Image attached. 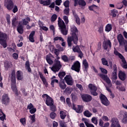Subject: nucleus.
Here are the masks:
<instances>
[{"label":"nucleus","mask_w":127,"mask_h":127,"mask_svg":"<svg viewBox=\"0 0 127 127\" xmlns=\"http://www.w3.org/2000/svg\"><path fill=\"white\" fill-rule=\"evenodd\" d=\"M71 36L67 37V42L68 47H71L72 46V42L73 41L74 44L77 45L78 44V36L77 33H78V29L77 27H74L71 28Z\"/></svg>","instance_id":"obj_1"},{"label":"nucleus","mask_w":127,"mask_h":127,"mask_svg":"<svg viewBox=\"0 0 127 127\" xmlns=\"http://www.w3.org/2000/svg\"><path fill=\"white\" fill-rule=\"evenodd\" d=\"M9 76L11 78V89L15 93V96H19L18 90L17 87H16V77H15V70L14 69L11 71Z\"/></svg>","instance_id":"obj_2"},{"label":"nucleus","mask_w":127,"mask_h":127,"mask_svg":"<svg viewBox=\"0 0 127 127\" xmlns=\"http://www.w3.org/2000/svg\"><path fill=\"white\" fill-rule=\"evenodd\" d=\"M58 25L61 29V32L63 35H67L68 34V31L66 30V25L64 20H62L61 18H58Z\"/></svg>","instance_id":"obj_3"},{"label":"nucleus","mask_w":127,"mask_h":127,"mask_svg":"<svg viewBox=\"0 0 127 127\" xmlns=\"http://www.w3.org/2000/svg\"><path fill=\"white\" fill-rule=\"evenodd\" d=\"M114 54H115L116 56H118V57L121 59L122 62L123 63V64H122V67H123L124 69H127V63L125 57L119 52V51H117V49H116V48H114Z\"/></svg>","instance_id":"obj_4"},{"label":"nucleus","mask_w":127,"mask_h":127,"mask_svg":"<svg viewBox=\"0 0 127 127\" xmlns=\"http://www.w3.org/2000/svg\"><path fill=\"white\" fill-rule=\"evenodd\" d=\"M6 39H7V35L5 33L0 32V44L2 46L3 48L7 47Z\"/></svg>","instance_id":"obj_5"},{"label":"nucleus","mask_w":127,"mask_h":127,"mask_svg":"<svg viewBox=\"0 0 127 127\" xmlns=\"http://www.w3.org/2000/svg\"><path fill=\"white\" fill-rule=\"evenodd\" d=\"M62 68V65L61 64V62L60 61L56 59L54 61V64L53 67L51 68L52 71L53 72H58Z\"/></svg>","instance_id":"obj_6"},{"label":"nucleus","mask_w":127,"mask_h":127,"mask_svg":"<svg viewBox=\"0 0 127 127\" xmlns=\"http://www.w3.org/2000/svg\"><path fill=\"white\" fill-rule=\"evenodd\" d=\"M40 4H43L44 6H48L50 8H54L55 7V3L53 2L51 3V0H40Z\"/></svg>","instance_id":"obj_7"},{"label":"nucleus","mask_w":127,"mask_h":127,"mask_svg":"<svg viewBox=\"0 0 127 127\" xmlns=\"http://www.w3.org/2000/svg\"><path fill=\"white\" fill-rule=\"evenodd\" d=\"M42 97L43 99H44L46 97L45 103L47 106H52V105L54 104V100H53V98H52L51 97H50L47 94H44L43 95H42Z\"/></svg>","instance_id":"obj_8"},{"label":"nucleus","mask_w":127,"mask_h":127,"mask_svg":"<svg viewBox=\"0 0 127 127\" xmlns=\"http://www.w3.org/2000/svg\"><path fill=\"white\" fill-rule=\"evenodd\" d=\"M1 102L2 103V105H4V106H7L9 104L10 99L9 98L8 94H4L2 95Z\"/></svg>","instance_id":"obj_9"},{"label":"nucleus","mask_w":127,"mask_h":127,"mask_svg":"<svg viewBox=\"0 0 127 127\" xmlns=\"http://www.w3.org/2000/svg\"><path fill=\"white\" fill-rule=\"evenodd\" d=\"M99 99L102 104L104 106H109V105H110V101L108 100V98H107L105 95L103 94V93L100 94Z\"/></svg>","instance_id":"obj_10"},{"label":"nucleus","mask_w":127,"mask_h":127,"mask_svg":"<svg viewBox=\"0 0 127 127\" xmlns=\"http://www.w3.org/2000/svg\"><path fill=\"white\" fill-rule=\"evenodd\" d=\"M88 88H89V90H90L91 95L94 96H98V93L97 92V90H98V88L96 86H94L90 83L88 85Z\"/></svg>","instance_id":"obj_11"},{"label":"nucleus","mask_w":127,"mask_h":127,"mask_svg":"<svg viewBox=\"0 0 127 127\" xmlns=\"http://www.w3.org/2000/svg\"><path fill=\"white\" fill-rule=\"evenodd\" d=\"M81 68V64L79 61H77L75 62L72 65L71 69L73 71H75V72H77L79 73L80 72V69Z\"/></svg>","instance_id":"obj_12"},{"label":"nucleus","mask_w":127,"mask_h":127,"mask_svg":"<svg viewBox=\"0 0 127 127\" xmlns=\"http://www.w3.org/2000/svg\"><path fill=\"white\" fill-rule=\"evenodd\" d=\"M64 80L66 83L67 85H68L69 86H73V83H74V81H73V78H72V76H71V74H69L66 75L64 77Z\"/></svg>","instance_id":"obj_13"},{"label":"nucleus","mask_w":127,"mask_h":127,"mask_svg":"<svg viewBox=\"0 0 127 127\" xmlns=\"http://www.w3.org/2000/svg\"><path fill=\"white\" fill-rule=\"evenodd\" d=\"M117 40L120 46H123L124 44L127 43V40L125 39L124 36L122 34H119L117 35Z\"/></svg>","instance_id":"obj_14"},{"label":"nucleus","mask_w":127,"mask_h":127,"mask_svg":"<svg viewBox=\"0 0 127 127\" xmlns=\"http://www.w3.org/2000/svg\"><path fill=\"white\" fill-rule=\"evenodd\" d=\"M74 1V6H77L78 4L79 6H81V8H83L84 6H86L87 3L84 0H73Z\"/></svg>","instance_id":"obj_15"},{"label":"nucleus","mask_w":127,"mask_h":127,"mask_svg":"<svg viewBox=\"0 0 127 127\" xmlns=\"http://www.w3.org/2000/svg\"><path fill=\"white\" fill-rule=\"evenodd\" d=\"M100 78H102L104 81H105L108 85H109L110 86H112V82L111 81V79L110 78L108 77L107 75H105L103 74H100L99 75Z\"/></svg>","instance_id":"obj_16"},{"label":"nucleus","mask_w":127,"mask_h":127,"mask_svg":"<svg viewBox=\"0 0 127 127\" xmlns=\"http://www.w3.org/2000/svg\"><path fill=\"white\" fill-rule=\"evenodd\" d=\"M81 98L83 102H85L86 103H89V102H91L92 99V96L86 94L81 95Z\"/></svg>","instance_id":"obj_17"},{"label":"nucleus","mask_w":127,"mask_h":127,"mask_svg":"<svg viewBox=\"0 0 127 127\" xmlns=\"http://www.w3.org/2000/svg\"><path fill=\"white\" fill-rule=\"evenodd\" d=\"M113 72L112 73V80H117L118 79V76H117V73L118 72V67H117V64L113 65Z\"/></svg>","instance_id":"obj_18"},{"label":"nucleus","mask_w":127,"mask_h":127,"mask_svg":"<svg viewBox=\"0 0 127 127\" xmlns=\"http://www.w3.org/2000/svg\"><path fill=\"white\" fill-rule=\"evenodd\" d=\"M112 122L111 127H121L120 122H119V120H118V119L113 118Z\"/></svg>","instance_id":"obj_19"},{"label":"nucleus","mask_w":127,"mask_h":127,"mask_svg":"<svg viewBox=\"0 0 127 127\" xmlns=\"http://www.w3.org/2000/svg\"><path fill=\"white\" fill-rule=\"evenodd\" d=\"M13 6H14V3L12 0H9L7 1L6 7L8 10H11L13 8Z\"/></svg>","instance_id":"obj_20"},{"label":"nucleus","mask_w":127,"mask_h":127,"mask_svg":"<svg viewBox=\"0 0 127 127\" xmlns=\"http://www.w3.org/2000/svg\"><path fill=\"white\" fill-rule=\"evenodd\" d=\"M109 46L110 48H112V43L110 40H108L107 41L103 42V48L104 50H107Z\"/></svg>","instance_id":"obj_21"},{"label":"nucleus","mask_w":127,"mask_h":127,"mask_svg":"<svg viewBox=\"0 0 127 127\" xmlns=\"http://www.w3.org/2000/svg\"><path fill=\"white\" fill-rule=\"evenodd\" d=\"M118 77L119 79L121 80V81H125V80L127 79V74L125 72L120 71L118 74Z\"/></svg>","instance_id":"obj_22"},{"label":"nucleus","mask_w":127,"mask_h":127,"mask_svg":"<svg viewBox=\"0 0 127 127\" xmlns=\"http://www.w3.org/2000/svg\"><path fill=\"white\" fill-rule=\"evenodd\" d=\"M39 76L40 78L41 79L44 85H45V87H48V83L47 82V81L46 80V78H45V77L43 76V74L40 72H39Z\"/></svg>","instance_id":"obj_23"},{"label":"nucleus","mask_w":127,"mask_h":127,"mask_svg":"<svg viewBox=\"0 0 127 127\" xmlns=\"http://www.w3.org/2000/svg\"><path fill=\"white\" fill-rule=\"evenodd\" d=\"M35 35V31H32L29 36V40L30 42L32 43L35 42V40H34V36Z\"/></svg>","instance_id":"obj_24"},{"label":"nucleus","mask_w":127,"mask_h":127,"mask_svg":"<svg viewBox=\"0 0 127 127\" xmlns=\"http://www.w3.org/2000/svg\"><path fill=\"white\" fill-rule=\"evenodd\" d=\"M25 69L27 70L28 72L31 73L32 70H31V68H30V64H29V61H27L25 64Z\"/></svg>","instance_id":"obj_25"},{"label":"nucleus","mask_w":127,"mask_h":127,"mask_svg":"<svg viewBox=\"0 0 127 127\" xmlns=\"http://www.w3.org/2000/svg\"><path fill=\"white\" fill-rule=\"evenodd\" d=\"M17 31L20 34H22L23 33V26L20 25V23H19L18 27H17Z\"/></svg>","instance_id":"obj_26"},{"label":"nucleus","mask_w":127,"mask_h":127,"mask_svg":"<svg viewBox=\"0 0 127 127\" xmlns=\"http://www.w3.org/2000/svg\"><path fill=\"white\" fill-rule=\"evenodd\" d=\"M31 19L29 17H27L26 19H22V24L23 25H27L29 22H30Z\"/></svg>","instance_id":"obj_27"},{"label":"nucleus","mask_w":127,"mask_h":127,"mask_svg":"<svg viewBox=\"0 0 127 127\" xmlns=\"http://www.w3.org/2000/svg\"><path fill=\"white\" fill-rule=\"evenodd\" d=\"M18 23V21L16 18H14L12 19V26L13 28H15V27H16V25H17Z\"/></svg>","instance_id":"obj_28"},{"label":"nucleus","mask_w":127,"mask_h":127,"mask_svg":"<svg viewBox=\"0 0 127 127\" xmlns=\"http://www.w3.org/2000/svg\"><path fill=\"white\" fill-rule=\"evenodd\" d=\"M16 78L17 80H22L23 77H22V75L21 74V71L18 70L16 72Z\"/></svg>","instance_id":"obj_29"},{"label":"nucleus","mask_w":127,"mask_h":127,"mask_svg":"<svg viewBox=\"0 0 127 127\" xmlns=\"http://www.w3.org/2000/svg\"><path fill=\"white\" fill-rule=\"evenodd\" d=\"M46 60L47 63H48L49 64V65H52V64H53V63H54L53 61L51 59L50 57L48 55H47L46 56Z\"/></svg>","instance_id":"obj_30"},{"label":"nucleus","mask_w":127,"mask_h":127,"mask_svg":"<svg viewBox=\"0 0 127 127\" xmlns=\"http://www.w3.org/2000/svg\"><path fill=\"white\" fill-rule=\"evenodd\" d=\"M59 86L62 90H64V89H66V87H67V85L64 81L60 82L59 83Z\"/></svg>","instance_id":"obj_31"},{"label":"nucleus","mask_w":127,"mask_h":127,"mask_svg":"<svg viewBox=\"0 0 127 127\" xmlns=\"http://www.w3.org/2000/svg\"><path fill=\"white\" fill-rule=\"evenodd\" d=\"M123 118L122 119V123L123 124H127V112H125L123 114Z\"/></svg>","instance_id":"obj_32"},{"label":"nucleus","mask_w":127,"mask_h":127,"mask_svg":"<svg viewBox=\"0 0 127 127\" xmlns=\"http://www.w3.org/2000/svg\"><path fill=\"white\" fill-rule=\"evenodd\" d=\"M118 12V11L116 9H114L111 10L110 15L112 16L113 18H115L117 16V13Z\"/></svg>","instance_id":"obj_33"},{"label":"nucleus","mask_w":127,"mask_h":127,"mask_svg":"<svg viewBox=\"0 0 127 127\" xmlns=\"http://www.w3.org/2000/svg\"><path fill=\"white\" fill-rule=\"evenodd\" d=\"M82 64L85 70H88V68H89V64L88 63V62H87V60L84 59L82 62Z\"/></svg>","instance_id":"obj_34"},{"label":"nucleus","mask_w":127,"mask_h":127,"mask_svg":"<svg viewBox=\"0 0 127 127\" xmlns=\"http://www.w3.org/2000/svg\"><path fill=\"white\" fill-rule=\"evenodd\" d=\"M83 115L87 118H90L93 114L91 113L89 110H86L84 112Z\"/></svg>","instance_id":"obj_35"},{"label":"nucleus","mask_w":127,"mask_h":127,"mask_svg":"<svg viewBox=\"0 0 127 127\" xmlns=\"http://www.w3.org/2000/svg\"><path fill=\"white\" fill-rule=\"evenodd\" d=\"M113 29L112 27V24H108L105 27V31L107 32H110L111 30Z\"/></svg>","instance_id":"obj_36"},{"label":"nucleus","mask_w":127,"mask_h":127,"mask_svg":"<svg viewBox=\"0 0 127 127\" xmlns=\"http://www.w3.org/2000/svg\"><path fill=\"white\" fill-rule=\"evenodd\" d=\"M101 62L103 65L104 66H109V63H108V61L106 58H103L101 59Z\"/></svg>","instance_id":"obj_37"},{"label":"nucleus","mask_w":127,"mask_h":127,"mask_svg":"<svg viewBox=\"0 0 127 127\" xmlns=\"http://www.w3.org/2000/svg\"><path fill=\"white\" fill-rule=\"evenodd\" d=\"M65 75H66V73L64 71L60 72L58 74V76L61 80H63Z\"/></svg>","instance_id":"obj_38"},{"label":"nucleus","mask_w":127,"mask_h":127,"mask_svg":"<svg viewBox=\"0 0 127 127\" xmlns=\"http://www.w3.org/2000/svg\"><path fill=\"white\" fill-rule=\"evenodd\" d=\"M88 9L89 10L94 11V9H98V6L96 5L95 4H92L90 6H89Z\"/></svg>","instance_id":"obj_39"},{"label":"nucleus","mask_w":127,"mask_h":127,"mask_svg":"<svg viewBox=\"0 0 127 127\" xmlns=\"http://www.w3.org/2000/svg\"><path fill=\"white\" fill-rule=\"evenodd\" d=\"M72 50L75 53H78L81 49H80V47H79V46L77 45L75 47H72Z\"/></svg>","instance_id":"obj_40"},{"label":"nucleus","mask_w":127,"mask_h":127,"mask_svg":"<svg viewBox=\"0 0 127 127\" xmlns=\"http://www.w3.org/2000/svg\"><path fill=\"white\" fill-rule=\"evenodd\" d=\"M50 108V110L52 111V112H55L56 111H57V108H56V106L54 105V104H53L52 105H49Z\"/></svg>","instance_id":"obj_41"},{"label":"nucleus","mask_w":127,"mask_h":127,"mask_svg":"<svg viewBox=\"0 0 127 127\" xmlns=\"http://www.w3.org/2000/svg\"><path fill=\"white\" fill-rule=\"evenodd\" d=\"M60 117L62 120H65V118H66V113L64 112V111H60Z\"/></svg>","instance_id":"obj_42"},{"label":"nucleus","mask_w":127,"mask_h":127,"mask_svg":"<svg viewBox=\"0 0 127 127\" xmlns=\"http://www.w3.org/2000/svg\"><path fill=\"white\" fill-rule=\"evenodd\" d=\"M20 123L23 125L24 127L26 126V119L25 118H23L20 119Z\"/></svg>","instance_id":"obj_43"},{"label":"nucleus","mask_w":127,"mask_h":127,"mask_svg":"<svg viewBox=\"0 0 127 127\" xmlns=\"http://www.w3.org/2000/svg\"><path fill=\"white\" fill-rule=\"evenodd\" d=\"M58 40H60V41L63 42L64 41V39L62 38V37H59L57 36L54 38V41L55 42V41H58Z\"/></svg>","instance_id":"obj_44"},{"label":"nucleus","mask_w":127,"mask_h":127,"mask_svg":"<svg viewBox=\"0 0 127 127\" xmlns=\"http://www.w3.org/2000/svg\"><path fill=\"white\" fill-rule=\"evenodd\" d=\"M75 112L78 113V114H81V113L83 112V110L82 109V106L78 105V108L75 110Z\"/></svg>","instance_id":"obj_45"},{"label":"nucleus","mask_w":127,"mask_h":127,"mask_svg":"<svg viewBox=\"0 0 127 127\" xmlns=\"http://www.w3.org/2000/svg\"><path fill=\"white\" fill-rule=\"evenodd\" d=\"M50 117L52 120H54L56 117H57V114L55 112H51L50 114Z\"/></svg>","instance_id":"obj_46"},{"label":"nucleus","mask_w":127,"mask_h":127,"mask_svg":"<svg viewBox=\"0 0 127 127\" xmlns=\"http://www.w3.org/2000/svg\"><path fill=\"white\" fill-rule=\"evenodd\" d=\"M62 59L64 62H68V61H69V59H68V57H67L66 55L62 56Z\"/></svg>","instance_id":"obj_47"},{"label":"nucleus","mask_w":127,"mask_h":127,"mask_svg":"<svg viewBox=\"0 0 127 127\" xmlns=\"http://www.w3.org/2000/svg\"><path fill=\"white\" fill-rule=\"evenodd\" d=\"M12 9V12H13V13H16V12L18 11V7H17V6H16V5H14Z\"/></svg>","instance_id":"obj_48"},{"label":"nucleus","mask_w":127,"mask_h":127,"mask_svg":"<svg viewBox=\"0 0 127 127\" xmlns=\"http://www.w3.org/2000/svg\"><path fill=\"white\" fill-rule=\"evenodd\" d=\"M70 12V8H66L64 10V13L65 14V15H69V13Z\"/></svg>","instance_id":"obj_49"},{"label":"nucleus","mask_w":127,"mask_h":127,"mask_svg":"<svg viewBox=\"0 0 127 127\" xmlns=\"http://www.w3.org/2000/svg\"><path fill=\"white\" fill-rule=\"evenodd\" d=\"M57 19V15L56 14H54L51 18V20L52 22H54Z\"/></svg>","instance_id":"obj_50"},{"label":"nucleus","mask_w":127,"mask_h":127,"mask_svg":"<svg viewBox=\"0 0 127 127\" xmlns=\"http://www.w3.org/2000/svg\"><path fill=\"white\" fill-rule=\"evenodd\" d=\"M29 118L31 119L32 124H33V123H35V114L33 115H30Z\"/></svg>","instance_id":"obj_51"},{"label":"nucleus","mask_w":127,"mask_h":127,"mask_svg":"<svg viewBox=\"0 0 127 127\" xmlns=\"http://www.w3.org/2000/svg\"><path fill=\"white\" fill-rule=\"evenodd\" d=\"M54 83H59L58 79H53L51 81V85L53 88H54Z\"/></svg>","instance_id":"obj_52"},{"label":"nucleus","mask_w":127,"mask_h":127,"mask_svg":"<svg viewBox=\"0 0 127 127\" xmlns=\"http://www.w3.org/2000/svg\"><path fill=\"white\" fill-rule=\"evenodd\" d=\"M69 3H70V1L69 0H66L64 2V5L65 7L69 8Z\"/></svg>","instance_id":"obj_53"},{"label":"nucleus","mask_w":127,"mask_h":127,"mask_svg":"<svg viewBox=\"0 0 127 127\" xmlns=\"http://www.w3.org/2000/svg\"><path fill=\"white\" fill-rule=\"evenodd\" d=\"M64 21L65 22V24H68L69 23V19H68V16L64 15L63 17Z\"/></svg>","instance_id":"obj_54"},{"label":"nucleus","mask_w":127,"mask_h":127,"mask_svg":"<svg viewBox=\"0 0 127 127\" xmlns=\"http://www.w3.org/2000/svg\"><path fill=\"white\" fill-rule=\"evenodd\" d=\"M92 123L95 125H98V119L96 117H93L91 119Z\"/></svg>","instance_id":"obj_55"},{"label":"nucleus","mask_w":127,"mask_h":127,"mask_svg":"<svg viewBox=\"0 0 127 127\" xmlns=\"http://www.w3.org/2000/svg\"><path fill=\"white\" fill-rule=\"evenodd\" d=\"M6 19L7 20V24L8 25H10V15H7L6 17Z\"/></svg>","instance_id":"obj_56"},{"label":"nucleus","mask_w":127,"mask_h":127,"mask_svg":"<svg viewBox=\"0 0 127 127\" xmlns=\"http://www.w3.org/2000/svg\"><path fill=\"white\" fill-rule=\"evenodd\" d=\"M70 96H71V97L72 98V100L73 102H75V101H76V100L77 99V96L75 94L72 93L70 95Z\"/></svg>","instance_id":"obj_57"},{"label":"nucleus","mask_w":127,"mask_h":127,"mask_svg":"<svg viewBox=\"0 0 127 127\" xmlns=\"http://www.w3.org/2000/svg\"><path fill=\"white\" fill-rule=\"evenodd\" d=\"M0 87L3 88V84L2 83V76H1V73L0 72Z\"/></svg>","instance_id":"obj_58"},{"label":"nucleus","mask_w":127,"mask_h":127,"mask_svg":"<svg viewBox=\"0 0 127 127\" xmlns=\"http://www.w3.org/2000/svg\"><path fill=\"white\" fill-rule=\"evenodd\" d=\"M100 70H101L102 73L103 74H108V70H107V69L102 67H100Z\"/></svg>","instance_id":"obj_59"},{"label":"nucleus","mask_w":127,"mask_h":127,"mask_svg":"<svg viewBox=\"0 0 127 127\" xmlns=\"http://www.w3.org/2000/svg\"><path fill=\"white\" fill-rule=\"evenodd\" d=\"M66 102L69 107L71 106V100H70V98H67L66 99Z\"/></svg>","instance_id":"obj_60"},{"label":"nucleus","mask_w":127,"mask_h":127,"mask_svg":"<svg viewBox=\"0 0 127 127\" xmlns=\"http://www.w3.org/2000/svg\"><path fill=\"white\" fill-rule=\"evenodd\" d=\"M78 53V57L81 59V58L84 56V55L83 54V52L81 51V50H79V51L77 52Z\"/></svg>","instance_id":"obj_61"},{"label":"nucleus","mask_w":127,"mask_h":127,"mask_svg":"<svg viewBox=\"0 0 127 127\" xmlns=\"http://www.w3.org/2000/svg\"><path fill=\"white\" fill-rule=\"evenodd\" d=\"M55 2L56 5H61V3H62V0H56Z\"/></svg>","instance_id":"obj_62"},{"label":"nucleus","mask_w":127,"mask_h":127,"mask_svg":"<svg viewBox=\"0 0 127 127\" xmlns=\"http://www.w3.org/2000/svg\"><path fill=\"white\" fill-rule=\"evenodd\" d=\"M55 54L56 56H59V54H60V50L57 49H55Z\"/></svg>","instance_id":"obj_63"},{"label":"nucleus","mask_w":127,"mask_h":127,"mask_svg":"<svg viewBox=\"0 0 127 127\" xmlns=\"http://www.w3.org/2000/svg\"><path fill=\"white\" fill-rule=\"evenodd\" d=\"M29 112L31 114L36 113V108H32V109L30 110Z\"/></svg>","instance_id":"obj_64"}]
</instances>
